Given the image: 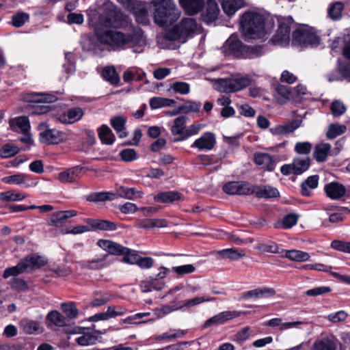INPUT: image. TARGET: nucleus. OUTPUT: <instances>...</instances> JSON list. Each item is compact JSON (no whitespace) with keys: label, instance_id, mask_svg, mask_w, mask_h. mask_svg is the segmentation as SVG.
<instances>
[{"label":"nucleus","instance_id":"obj_1","mask_svg":"<svg viewBox=\"0 0 350 350\" xmlns=\"http://www.w3.org/2000/svg\"><path fill=\"white\" fill-rule=\"evenodd\" d=\"M97 41L110 50L120 51L132 48L135 53H142L146 45V38L143 31L134 29L130 33L113 29H100L96 32Z\"/></svg>","mask_w":350,"mask_h":350},{"label":"nucleus","instance_id":"obj_2","mask_svg":"<svg viewBox=\"0 0 350 350\" xmlns=\"http://www.w3.org/2000/svg\"><path fill=\"white\" fill-rule=\"evenodd\" d=\"M265 21L261 14L254 11L245 12L240 21L243 34L252 39L262 38L267 33Z\"/></svg>","mask_w":350,"mask_h":350},{"label":"nucleus","instance_id":"obj_3","mask_svg":"<svg viewBox=\"0 0 350 350\" xmlns=\"http://www.w3.org/2000/svg\"><path fill=\"white\" fill-rule=\"evenodd\" d=\"M202 31V26L196 22V19L183 18L179 23L166 31L165 37L170 40H181L185 42L188 38L200 34Z\"/></svg>","mask_w":350,"mask_h":350},{"label":"nucleus","instance_id":"obj_4","mask_svg":"<svg viewBox=\"0 0 350 350\" xmlns=\"http://www.w3.org/2000/svg\"><path fill=\"white\" fill-rule=\"evenodd\" d=\"M180 14V11L172 0H161L155 5L154 21L159 26H169L176 22Z\"/></svg>","mask_w":350,"mask_h":350},{"label":"nucleus","instance_id":"obj_5","mask_svg":"<svg viewBox=\"0 0 350 350\" xmlns=\"http://www.w3.org/2000/svg\"><path fill=\"white\" fill-rule=\"evenodd\" d=\"M98 245L103 250L113 255L121 256L124 257L122 261L124 263L130 265H136L139 257L140 256L137 252L120 244L109 240H99Z\"/></svg>","mask_w":350,"mask_h":350},{"label":"nucleus","instance_id":"obj_6","mask_svg":"<svg viewBox=\"0 0 350 350\" xmlns=\"http://www.w3.org/2000/svg\"><path fill=\"white\" fill-rule=\"evenodd\" d=\"M44 264L45 261L40 256H29L21 260L16 266L5 269L3 276L4 278L16 276L30 269L40 267Z\"/></svg>","mask_w":350,"mask_h":350},{"label":"nucleus","instance_id":"obj_7","mask_svg":"<svg viewBox=\"0 0 350 350\" xmlns=\"http://www.w3.org/2000/svg\"><path fill=\"white\" fill-rule=\"evenodd\" d=\"M248 77L235 76L230 78L219 79L215 83V89L221 92L230 93L240 91L251 84Z\"/></svg>","mask_w":350,"mask_h":350},{"label":"nucleus","instance_id":"obj_8","mask_svg":"<svg viewBox=\"0 0 350 350\" xmlns=\"http://www.w3.org/2000/svg\"><path fill=\"white\" fill-rule=\"evenodd\" d=\"M293 39L299 45L315 46L319 45V37L307 27H300L293 33Z\"/></svg>","mask_w":350,"mask_h":350},{"label":"nucleus","instance_id":"obj_9","mask_svg":"<svg viewBox=\"0 0 350 350\" xmlns=\"http://www.w3.org/2000/svg\"><path fill=\"white\" fill-rule=\"evenodd\" d=\"M293 20L291 17H280L278 19V27L271 41L275 44H288L290 41L291 26Z\"/></svg>","mask_w":350,"mask_h":350},{"label":"nucleus","instance_id":"obj_10","mask_svg":"<svg viewBox=\"0 0 350 350\" xmlns=\"http://www.w3.org/2000/svg\"><path fill=\"white\" fill-rule=\"evenodd\" d=\"M310 159L309 157H296L292 163L285 164L281 167V173L284 175H300L305 172L310 167Z\"/></svg>","mask_w":350,"mask_h":350},{"label":"nucleus","instance_id":"obj_11","mask_svg":"<svg viewBox=\"0 0 350 350\" xmlns=\"http://www.w3.org/2000/svg\"><path fill=\"white\" fill-rule=\"evenodd\" d=\"M39 129L41 130L40 139L42 143L57 144L62 142L66 138L64 133L55 129H49L44 123H41L39 125Z\"/></svg>","mask_w":350,"mask_h":350},{"label":"nucleus","instance_id":"obj_12","mask_svg":"<svg viewBox=\"0 0 350 350\" xmlns=\"http://www.w3.org/2000/svg\"><path fill=\"white\" fill-rule=\"evenodd\" d=\"M224 191L229 195H251L250 183L247 182L232 181L223 187Z\"/></svg>","mask_w":350,"mask_h":350},{"label":"nucleus","instance_id":"obj_13","mask_svg":"<svg viewBox=\"0 0 350 350\" xmlns=\"http://www.w3.org/2000/svg\"><path fill=\"white\" fill-rule=\"evenodd\" d=\"M215 145V135L212 132H206L196 139L191 147L198 148L199 150L209 151L213 149Z\"/></svg>","mask_w":350,"mask_h":350},{"label":"nucleus","instance_id":"obj_14","mask_svg":"<svg viewBox=\"0 0 350 350\" xmlns=\"http://www.w3.org/2000/svg\"><path fill=\"white\" fill-rule=\"evenodd\" d=\"M220 12L219 8L215 0H206L204 11L202 14V21L208 24L217 20Z\"/></svg>","mask_w":350,"mask_h":350},{"label":"nucleus","instance_id":"obj_15","mask_svg":"<svg viewBox=\"0 0 350 350\" xmlns=\"http://www.w3.org/2000/svg\"><path fill=\"white\" fill-rule=\"evenodd\" d=\"M251 194H255L259 198H271L279 196L278 190L271 186H258L250 184Z\"/></svg>","mask_w":350,"mask_h":350},{"label":"nucleus","instance_id":"obj_16","mask_svg":"<svg viewBox=\"0 0 350 350\" xmlns=\"http://www.w3.org/2000/svg\"><path fill=\"white\" fill-rule=\"evenodd\" d=\"M243 45L237 36L232 35L222 46L223 52L226 55H234L238 56L242 51Z\"/></svg>","mask_w":350,"mask_h":350},{"label":"nucleus","instance_id":"obj_17","mask_svg":"<svg viewBox=\"0 0 350 350\" xmlns=\"http://www.w3.org/2000/svg\"><path fill=\"white\" fill-rule=\"evenodd\" d=\"M122 15L118 13L113 9L109 10L105 15H102L100 18V23L106 27L118 28L121 27L119 20L121 19Z\"/></svg>","mask_w":350,"mask_h":350},{"label":"nucleus","instance_id":"obj_18","mask_svg":"<svg viewBox=\"0 0 350 350\" xmlns=\"http://www.w3.org/2000/svg\"><path fill=\"white\" fill-rule=\"evenodd\" d=\"M326 195L332 200H338L345 196L346 189L345 186L338 182H332L325 186Z\"/></svg>","mask_w":350,"mask_h":350},{"label":"nucleus","instance_id":"obj_19","mask_svg":"<svg viewBox=\"0 0 350 350\" xmlns=\"http://www.w3.org/2000/svg\"><path fill=\"white\" fill-rule=\"evenodd\" d=\"M239 316V314L236 311L221 312L208 319L205 323V326L208 327L211 325H220Z\"/></svg>","mask_w":350,"mask_h":350},{"label":"nucleus","instance_id":"obj_20","mask_svg":"<svg viewBox=\"0 0 350 350\" xmlns=\"http://www.w3.org/2000/svg\"><path fill=\"white\" fill-rule=\"evenodd\" d=\"M84 111L80 107H74L60 115L59 120L64 124H73L80 120L83 116Z\"/></svg>","mask_w":350,"mask_h":350},{"label":"nucleus","instance_id":"obj_21","mask_svg":"<svg viewBox=\"0 0 350 350\" xmlns=\"http://www.w3.org/2000/svg\"><path fill=\"white\" fill-rule=\"evenodd\" d=\"M83 167L77 165L58 174V179L63 183L75 182L80 176Z\"/></svg>","mask_w":350,"mask_h":350},{"label":"nucleus","instance_id":"obj_22","mask_svg":"<svg viewBox=\"0 0 350 350\" xmlns=\"http://www.w3.org/2000/svg\"><path fill=\"white\" fill-rule=\"evenodd\" d=\"M301 121L294 120L291 122H286L282 125H278L271 129V132L273 135H283L293 133L295 130L300 126Z\"/></svg>","mask_w":350,"mask_h":350},{"label":"nucleus","instance_id":"obj_23","mask_svg":"<svg viewBox=\"0 0 350 350\" xmlns=\"http://www.w3.org/2000/svg\"><path fill=\"white\" fill-rule=\"evenodd\" d=\"M180 5L189 15H195L204 5L202 0H179Z\"/></svg>","mask_w":350,"mask_h":350},{"label":"nucleus","instance_id":"obj_24","mask_svg":"<svg viewBox=\"0 0 350 350\" xmlns=\"http://www.w3.org/2000/svg\"><path fill=\"white\" fill-rule=\"evenodd\" d=\"M77 215V212L75 210L60 211L53 213L51 216L49 225L58 226L60 223L75 217Z\"/></svg>","mask_w":350,"mask_h":350},{"label":"nucleus","instance_id":"obj_25","mask_svg":"<svg viewBox=\"0 0 350 350\" xmlns=\"http://www.w3.org/2000/svg\"><path fill=\"white\" fill-rule=\"evenodd\" d=\"M222 9L228 16L233 15L238 10L244 7V0H219Z\"/></svg>","mask_w":350,"mask_h":350},{"label":"nucleus","instance_id":"obj_26","mask_svg":"<svg viewBox=\"0 0 350 350\" xmlns=\"http://www.w3.org/2000/svg\"><path fill=\"white\" fill-rule=\"evenodd\" d=\"M275 295V291L272 288H256L245 293L242 296V299H258L264 297H271Z\"/></svg>","mask_w":350,"mask_h":350},{"label":"nucleus","instance_id":"obj_27","mask_svg":"<svg viewBox=\"0 0 350 350\" xmlns=\"http://www.w3.org/2000/svg\"><path fill=\"white\" fill-rule=\"evenodd\" d=\"M254 162L258 165L268 171H272L275 168V163L272 157L267 153H256L254 154Z\"/></svg>","mask_w":350,"mask_h":350},{"label":"nucleus","instance_id":"obj_28","mask_svg":"<svg viewBox=\"0 0 350 350\" xmlns=\"http://www.w3.org/2000/svg\"><path fill=\"white\" fill-rule=\"evenodd\" d=\"M23 99L27 103H41L53 102L55 97L45 94L29 93L25 94Z\"/></svg>","mask_w":350,"mask_h":350},{"label":"nucleus","instance_id":"obj_29","mask_svg":"<svg viewBox=\"0 0 350 350\" xmlns=\"http://www.w3.org/2000/svg\"><path fill=\"white\" fill-rule=\"evenodd\" d=\"M126 122V118L121 116H115L110 120L111 126L116 131L120 138H124L127 136L125 128Z\"/></svg>","mask_w":350,"mask_h":350},{"label":"nucleus","instance_id":"obj_30","mask_svg":"<svg viewBox=\"0 0 350 350\" xmlns=\"http://www.w3.org/2000/svg\"><path fill=\"white\" fill-rule=\"evenodd\" d=\"M217 254L222 259H230L232 260H239L245 256L243 250L236 248H228L217 251Z\"/></svg>","mask_w":350,"mask_h":350},{"label":"nucleus","instance_id":"obj_31","mask_svg":"<svg viewBox=\"0 0 350 350\" xmlns=\"http://www.w3.org/2000/svg\"><path fill=\"white\" fill-rule=\"evenodd\" d=\"M10 127L13 131L20 130L21 133L29 131L30 124L29 119L25 116H21L10 121Z\"/></svg>","mask_w":350,"mask_h":350},{"label":"nucleus","instance_id":"obj_32","mask_svg":"<svg viewBox=\"0 0 350 350\" xmlns=\"http://www.w3.org/2000/svg\"><path fill=\"white\" fill-rule=\"evenodd\" d=\"M331 150V145L327 143H321L314 147L313 156L317 161L323 162L326 160Z\"/></svg>","mask_w":350,"mask_h":350},{"label":"nucleus","instance_id":"obj_33","mask_svg":"<svg viewBox=\"0 0 350 350\" xmlns=\"http://www.w3.org/2000/svg\"><path fill=\"white\" fill-rule=\"evenodd\" d=\"M86 222L91 226V228H97L101 230L112 231L116 229V225L107 220L87 219Z\"/></svg>","mask_w":350,"mask_h":350},{"label":"nucleus","instance_id":"obj_34","mask_svg":"<svg viewBox=\"0 0 350 350\" xmlns=\"http://www.w3.org/2000/svg\"><path fill=\"white\" fill-rule=\"evenodd\" d=\"M181 198V193L177 191H166L158 193L154 197V200L162 203H170L180 200Z\"/></svg>","mask_w":350,"mask_h":350},{"label":"nucleus","instance_id":"obj_35","mask_svg":"<svg viewBox=\"0 0 350 350\" xmlns=\"http://www.w3.org/2000/svg\"><path fill=\"white\" fill-rule=\"evenodd\" d=\"M201 108V103L194 100H187L183 105L178 107L176 111L174 112L173 115H176L179 113H189L190 112H198Z\"/></svg>","mask_w":350,"mask_h":350},{"label":"nucleus","instance_id":"obj_36","mask_svg":"<svg viewBox=\"0 0 350 350\" xmlns=\"http://www.w3.org/2000/svg\"><path fill=\"white\" fill-rule=\"evenodd\" d=\"M188 118L184 116H179L174 120V124L171 127V132L173 135H179L183 137V133L185 131L186 123Z\"/></svg>","mask_w":350,"mask_h":350},{"label":"nucleus","instance_id":"obj_37","mask_svg":"<svg viewBox=\"0 0 350 350\" xmlns=\"http://www.w3.org/2000/svg\"><path fill=\"white\" fill-rule=\"evenodd\" d=\"M319 184V176L313 175L309 176L304 182L301 183V193L305 196L310 195V189H314L317 187Z\"/></svg>","mask_w":350,"mask_h":350},{"label":"nucleus","instance_id":"obj_38","mask_svg":"<svg viewBox=\"0 0 350 350\" xmlns=\"http://www.w3.org/2000/svg\"><path fill=\"white\" fill-rule=\"evenodd\" d=\"M98 137L101 142L105 144L111 145L113 143L115 136L110 128L107 125H103L98 129Z\"/></svg>","mask_w":350,"mask_h":350},{"label":"nucleus","instance_id":"obj_39","mask_svg":"<svg viewBox=\"0 0 350 350\" xmlns=\"http://www.w3.org/2000/svg\"><path fill=\"white\" fill-rule=\"evenodd\" d=\"M284 256L293 261L304 262L310 259V255L306 252L297 250H286Z\"/></svg>","mask_w":350,"mask_h":350},{"label":"nucleus","instance_id":"obj_40","mask_svg":"<svg viewBox=\"0 0 350 350\" xmlns=\"http://www.w3.org/2000/svg\"><path fill=\"white\" fill-rule=\"evenodd\" d=\"M313 350H336V344L333 340L324 338L314 342Z\"/></svg>","mask_w":350,"mask_h":350},{"label":"nucleus","instance_id":"obj_41","mask_svg":"<svg viewBox=\"0 0 350 350\" xmlns=\"http://www.w3.org/2000/svg\"><path fill=\"white\" fill-rule=\"evenodd\" d=\"M26 198V195L21 192H16L15 191H8L0 192V200L3 202H16L21 201Z\"/></svg>","mask_w":350,"mask_h":350},{"label":"nucleus","instance_id":"obj_42","mask_svg":"<svg viewBox=\"0 0 350 350\" xmlns=\"http://www.w3.org/2000/svg\"><path fill=\"white\" fill-rule=\"evenodd\" d=\"M344 7V4L341 1H336L331 4L327 12L329 18L334 21L339 20L342 17Z\"/></svg>","mask_w":350,"mask_h":350},{"label":"nucleus","instance_id":"obj_43","mask_svg":"<svg viewBox=\"0 0 350 350\" xmlns=\"http://www.w3.org/2000/svg\"><path fill=\"white\" fill-rule=\"evenodd\" d=\"M132 13L139 23L146 24L148 23V10L145 6H134L132 8Z\"/></svg>","mask_w":350,"mask_h":350},{"label":"nucleus","instance_id":"obj_44","mask_svg":"<svg viewBox=\"0 0 350 350\" xmlns=\"http://www.w3.org/2000/svg\"><path fill=\"white\" fill-rule=\"evenodd\" d=\"M204 126L199 123H194L186 126L185 131L183 133V137H179L174 139V142H180L186 139L191 136L197 135Z\"/></svg>","mask_w":350,"mask_h":350},{"label":"nucleus","instance_id":"obj_45","mask_svg":"<svg viewBox=\"0 0 350 350\" xmlns=\"http://www.w3.org/2000/svg\"><path fill=\"white\" fill-rule=\"evenodd\" d=\"M21 326L23 331L27 334H33L39 332L40 328V323L32 320H22L21 321Z\"/></svg>","mask_w":350,"mask_h":350},{"label":"nucleus","instance_id":"obj_46","mask_svg":"<svg viewBox=\"0 0 350 350\" xmlns=\"http://www.w3.org/2000/svg\"><path fill=\"white\" fill-rule=\"evenodd\" d=\"M302 324L301 321H294L288 323H282V319L279 318H275L269 320L265 325L270 327L280 326V329H287Z\"/></svg>","mask_w":350,"mask_h":350},{"label":"nucleus","instance_id":"obj_47","mask_svg":"<svg viewBox=\"0 0 350 350\" xmlns=\"http://www.w3.org/2000/svg\"><path fill=\"white\" fill-rule=\"evenodd\" d=\"M94 297L90 303L91 307H98L105 305L109 301L110 298L107 293L102 291H96L94 293Z\"/></svg>","mask_w":350,"mask_h":350},{"label":"nucleus","instance_id":"obj_48","mask_svg":"<svg viewBox=\"0 0 350 350\" xmlns=\"http://www.w3.org/2000/svg\"><path fill=\"white\" fill-rule=\"evenodd\" d=\"M347 127L345 125L339 124H333L329 126L326 136L328 139H332L338 135L345 133Z\"/></svg>","mask_w":350,"mask_h":350},{"label":"nucleus","instance_id":"obj_49","mask_svg":"<svg viewBox=\"0 0 350 350\" xmlns=\"http://www.w3.org/2000/svg\"><path fill=\"white\" fill-rule=\"evenodd\" d=\"M215 300H216V298L212 297H195L192 299L186 300L184 302V304H183V306L181 307H180V309L183 308H189L196 306L197 305H199L203 302L213 301Z\"/></svg>","mask_w":350,"mask_h":350},{"label":"nucleus","instance_id":"obj_50","mask_svg":"<svg viewBox=\"0 0 350 350\" xmlns=\"http://www.w3.org/2000/svg\"><path fill=\"white\" fill-rule=\"evenodd\" d=\"M175 104V101L172 99L154 97L150 100V106L152 109H158L162 107L172 106Z\"/></svg>","mask_w":350,"mask_h":350},{"label":"nucleus","instance_id":"obj_51","mask_svg":"<svg viewBox=\"0 0 350 350\" xmlns=\"http://www.w3.org/2000/svg\"><path fill=\"white\" fill-rule=\"evenodd\" d=\"M46 319L56 326L63 327L66 324V318L57 310L50 312Z\"/></svg>","mask_w":350,"mask_h":350},{"label":"nucleus","instance_id":"obj_52","mask_svg":"<svg viewBox=\"0 0 350 350\" xmlns=\"http://www.w3.org/2000/svg\"><path fill=\"white\" fill-rule=\"evenodd\" d=\"M103 77L111 84H118L120 78L113 67L107 66L103 70Z\"/></svg>","mask_w":350,"mask_h":350},{"label":"nucleus","instance_id":"obj_53","mask_svg":"<svg viewBox=\"0 0 350 350\" xmlns=\"http://www.w3.org/2000/svg\"><path fill=\"white\" fill-rule=\"evenodd\" d=\"M256 248L262 252H267L272 254L279 253L278 245L272 241L259 243L256 245Z\"/></svg>","mask_w":350,"mask_h":350},{"label":"nucleus","instance_id":"obj_54","mask_svg":"<svg viewBox=\"0 0 350 350\" xmlns=\"http://www.w3.org/2000/svg\"><path fill=\"white\" fill-rule=\"evenodd\" d=\"M27 179V176L24 174H17L9 176L3 177L1 180L6 184L22 185Z\"/></svg>","mask_w":350,"mask_h":350},{"label":"nucleus","instance_id":"obj_55","mask_svg":"<svg viewBox=\"0 0 350 350\" xmlns=\"http://www.w3.org/2000/svg\"><path fill=\"white\" fill-rule=\"evenodd\" d=\"M29 19V15L23 12H18L12 17L11 24L15 27H21Z\"/></svg>","mask_w":350,"mask_h":350},{"label":"nucleus","instance_id":"obj_56","mask_svg":"<svg viewBox=\"0 0 350 350\" xmlns=\"http://www.w3.org/2000/svg\"><path fill=\"white\" fill-rule=\"evenodd\" d=\"M119 192L122 197L129 200H133L136 198H141L142 196V193L139 191L135 190L134 188L120 187Z\"/></svg>","mask_w":350,"mask_h":350},{"label":"nucleus","instance_id":"obj_57","mask_svg":"<svg viewBox=\"0 0 350 350\" xmlns=\"http://www.w3.org/2000/svg\"><path fill=\"white\" fill-rule=\"evenodd\" d=\"M107 256V255H105L103 258H97L91 260H88L85 262V266L92 269H100L104 268L108 265V263L105 261Z\"/></svg>","mask_w":350,"mask_h":350},{"label":"nucleus","instance_id":"obj_58","mask_svg":"<svg viewBox=\"0 0 350 350\" xmlns=\"http://www.w3.org/2000/svg\"><path fill=\"white\" fill-rule=\"evenodd\" d=\"M19 152V149L16 146L6 144L0 149V157L9 158L16 155Z\"/></svg>","mask_w":350,"mask_h":350},{"label":"nucleus","instance_id":"obj_59","mask_svg":"<svg viewBox=\"0 0 350 350\" xmlns=\"http://www.w3.org/2000/svg\"><path fill=\"white\" fill-rule=\"evenodd\" d=\"M330 109L332 114L336 116H340L346 111V107L345 104L340 100H334L330 106Z\"/></svg>","mask_w":350,"mask_h":350},{"label":"nucleus","instance_id":"obj_60","mask_svg":"<svg viewBox=\"0 0 350 350\" xmlns=\"http://www.w3.org/2000/svg\"><path fill=\"white\" fill-rule=\"evenodd\" d=\"M171 88L176 93L180 94H187L190 91V85L186 82L176 81L172 85Z\"/></svg>","mask_w":350,"mask_h":350},{"label":"nucleus","instance_id":"obj_61","mask_svg":"<svg viewBox=\"0 0 350 350\" xmlns=\"http://www.w3.org/2000/svg\"><path fill=\"white\" fill-rule=\"evenodd\" d=\"M107 312L109 319H111L126 314L127 309L120 306H111L107 308Z\"/></svg>","mask_w":350,"mask_h":350},{"label":"nucleus","instance_id":"obj_62","mask_svg":"<svg viewBox=\"0 0 350 350\" xmlns=\"http://www.w3.org/2000/svg\"><path fill=\"white\" fill-rule=\"evenodd\" d=\"M121 159L125 162H131L137 159V153L134 149L126 148L120 152Z\"/></svg>","mask_w":350,"mask_h":350},{"label":"nucleus","instance_id":"obj_63","mask_svg":"<svg viewBox=\"0 0 350 350\" xmlns=\"http://www.w3.org/2000/svg\"><path fill=\"white\" fill-rule=\"evenodd\" d=\"M348 317V314L344 310H340L336 312L330 313L327 316V319L333 323H338L345 321Z\"/></svg>","mask_w":350,"mask_h":350},{"label":"nucleus","instance_id":"obj_64","mask_svg":"<svg viewBox=\"0 0 350 350\" xmlns=\"http://www.w3.org/2000/svg\"><path fill=\"white\" fill-rule=\"evenodd\" d=\"M331 247L336 250L350 254V242L334 240L331 243Z\"/></svg>","mask_w":350,"mask_h":350}]
</instances>
